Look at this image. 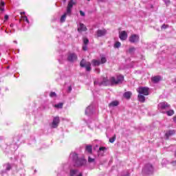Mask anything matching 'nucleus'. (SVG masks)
<instances>
[{"label": "nucleus", "mask_w": 176, "mask_h": 176, "mask_svg": "<svg viewBox=\"0 0 176 176\" xmlns=\"http://www.w3.org/2000/svg\"><path fill=\"white\" fill-rule=\"evenodd\" d=\"M124 80V77L122 75L117 76L116 78L111 77L109 80L107 78H103L102 85L103 86H116V85H120Z\"/></svg>", "instance_id": "f257e3e1"}, {"label": "nucleus", "mask_w": 176, "mask_h": 176, "mask_svg": "<svg viewBox=\"0 0 176 176\" xmlns=\"http://www.w3.org/2000/svg\"><path fill=\"white\" fill-rule=\"evenodd\" d=\"M70 159L73 160L76 167H81V166H85V164H86L87 162L86 160L83 158H78V154L75 153H72L70 154Z\"/></svg>", "instance_id": "f03ea898"}, {"label": "nucleus", "mask_w": 176, "mask_h": 176, "mask_svg": "<svg viewBox=\"0 0 176 176\" xmlns=\"http://www.w3.org/2000/svg\"><path fill=\"white\" fill-rule=\"evenodd\" d=\"M74 5H76V2L74 0H70L67 3V11L66 12L60 17V23H64L65 21V19L67 18V14L71 16V13H72V8H74Z\"/></svg>", "instance_id": "7ed1b4c3"}, {"label": "nucleus", "mask_w": 176, "mask_h": 176, "mask_svg": "<svg viewBox=\"0 0 176 176\" xmlns=\"http://www.w3.org/2000/svg\"><path fill=\"white\" fill-rule=\"evenodd\" d=\"M139 95L138 96L140 102H145V96H149V89H137Z\"/></svg>", "instance_id": "20e7f679"}, {"label": "nucleus", "mask_w": 176, "mask_h": 176, "mask_svg": "<svg viewBox=\"0 0 176 176\" xmlns=\"http://www.w3.org/2000/svg\"><path fill=\"white\" fill-rule=\"evenodd\" d=\"M80 66L82 68H85V69L87 72H90V71H91V63H90V62H87V61L85 60V59H82L80 61Z\"/></svg>", "instance_id": "39448f33"}, {"label": "nucleus", "mask_w": 176, "mask_h": 176, "mask_svg": "<svg viewBox=\"0 0 176 176\" xmlns=\"http://www.w3.org/2000/svg\"><path fill=\"white\" fill-rule=\"evenodd\" d=\"M158 109H160L162 113H166V111H167V109H170V104L166 102H161L158 104Z\"/></svg>", "instance_id": "423d86ee"}, {"label": "nucleus", "mask_w": 176, "mask_h": 176, "mask_svg": "<svg viewBox=\"0 0 176 176\" xmlns=\"http://www.w3.org/2000/svg\"><path fill=\"white\" fill-rule=\"evenodd\" d=\"M144 174H152L153 173V166L151 164H147L145 165L142 170Z\"/></svg>", "instance_id": "0eeeda50"}, {"label": "nucleus", "mask_w": 176, "mask_h": 176, "mask_svg": "<svg viewBox=\"0 0 176 176\" xmlns=\"http://www.w3.org/2000/svg\"><path fill=\"white\" fill-rule=\"evenodd\" d=\"M78 60V55L75 53H69L67 54V61L69 63H74V61H76Z\"/></svg>", "instance_id": "6e6552de"}, {"label": "nucleus", "mask_w": 176, "mask_h": 176, "mask_svg": "<svg viewBox=\"0 0 176 176\" xmlns=\"http://www.w3.org/2000/svg\"><path fill=\"white\" fill-rule=\"evenodd\" d=\"M129 41L131 43H137V42H140V36L138 34H131Z\"/></svg>", "instance_id": "1a4fd4ad"}, {"label": "nucleus", "mask_w": 176, "mask_h": 176, "mask_svg": "<svg viewBox=\"0 0 176 176\" xmlns=\"http://www.w3.org/2000/svg\"><path fill=\"white\" fill-rule=\"evenodd\" d=\"M69 176H83V175L78 169L72 168L70 169Z\"/></svg>", "instance_id": "9d476101"}, {"label": "nucleus", "mask_w": 176, "mask_h": 176, "mask_svg": "<svg viewBox=\"0 0 176 176\" xmlns=\"http://www.w3.org/2000/svg\"><path fill=\"white\" fill-rule=\"evenodd\" d=\"M104 35H107V30H98L96 32V36L97 38H100L101 36H104Z\"/></svg>", "instance_id": "9b49d317"}, {"label": "nucleus", "mask_w": 176, "mask_h": 176, "mask_svg": "<svg viewBox=\"0 0 176 176\" xmlns=\"http://www.w3.org/2000/svg\"><path fill=\"white\" fill-rule=\"evenodd\" d=\"M77 31L78 32H86V31H87V28L86 27V25H85V24L80 23L79 24V26L78 27Z\"/></svg>", "instance_id": "f8f14e48"}, {"label": "nucleus", "mask_w": 176, "mask_h": 176, "mask_svg": "<svg viewBox=\"0 0 176 176\" xmlns=\"http://www.w3.org/2000/svg\"><path fill=\"white\" fill-rule=\"evenodd\" d=\"M127 32L126 31H122L119 33V38L121 41H126L127 39Z\"/></svg>", "instance_id": "ddd939ff"}, {"label": "nucleus", "mask_w": 176, "mask_h": 176, "mask_svg": "<svg viewBox=\"0 0 176 176\" xmlns=\"http://www.w3.org/2000/svg\"><path fill=\"white\" fill-rule=\"evenodd\" d=\"M85 115L87 116H90L91 115H93V105H89L85 109Z\"/></svg>", "instance_id": "4468645a"}, {"label": "nucleus", "mask_w": 176, "mask_h": 176, "mask_svg": "<svg viewBox=\"0 0 176 176\" xmlns=\"http://www.w3.org/2000/svg\"><path fill=\"white\" fill-rule=\"evenodd\" d=\"M58 123H60V118L55 117L52 122V127L56 129L58 126Z\"/></svg>", "instance_id": "2eb2a0df"}, {"label": "nucleus", "mask_w": 176, "mask_h": 176, "mask_svg": "<svg viewBox=\"0 0 176 176\" xmlns=\"http://www.w3.org/2000/svg\"><path fill=\"white\" fill-rule=\"evenodd\" d=\"M162 80V76H155L151 78V82L153 83H159Z\"/></svg>", "instance_id": "dca6fc26"}, {"label": "nucleus", "mask_w": 176, "mask_h": 176, "mask_svg": "<svg viewBox=\"0 0 176 176\" xmlns=\"http://www.w3.org/2000/svg\"><path fill=\"white\" fill-rule=\"evenodd\" d=\"M174 134H175V130H169L166 131L165 134L166 140H168V138L171 137V135H174Z\"/></svg>", "instance_id": "f3484780"}, {"label": "nucleus", "mask_w": 176, "mask_h": 176, "mask_svg": "<svg viewBox=\"0 0 176 176\" xmlns=\"http://www.w3.org/2000/svg\"><path fill=\"white\" fill-rule=\"evenodd\" d=\"M91 64L94 67H100L101 62L100 60L94 59L91 60Z\"/></svg>", "instance_id": "a211bd4d"}, {"label": "nucleus", "mask_w": 176, "mask_h": 176, "mask_svg": "<svg viewBox=\"0 0 176 176\" xmlns=\"http://www.w3.org/2000/svg\"><path fill=\"white\" fill-rule=\"evenodd\" d=\"M123 96L126 100H130L131 98L132 94L131 91H127L125 92Z\"/></svg>", "instance_id": "6ab92c4d"}, {"label": "nucleus", "mask_w": 176, "mask_h": 176, "mask_svg": "<svg viewBox=\"0 0 176 176\" xmlns=\"http://www.w3.org/2000/svg\"><path fill=\"white\" fill-rule=\"evenodd\" d=\"M119 105V102L115 100L111 102L109 104V107H118Z\"/></svg>", "instance_id": "aec40b11"}, {"label": "nucleus", "mask_w": 176, "mask_h": 176, "mask_svg": "<svg viewBox=\"0 0 176 176\" xmlns=\"http://www.w3.org/2000/svg\"><path fill=\"white\" fill-rule=\"evenodd\" d=\"M165 113L168 115V116H173L174 115V110H169L168 111H165Z\"/></svg>", "instance_id": "412c9836"}, {"label": "nucleus", "mask_w": 176, "mask_h": 176, "mask_svg": "<svg viewBox=\"0 0 176 176\" xmlns=\"http://www.w3.org/2000/svg\"><path fill=\"white\" fill-rule=\"evenodd\" d=\"M4 168H6V171H9L12 168V166L9 164H6L4 165Z\"/></svg>", "instance_id": "4be33fe9"}, {"label": "nucleus", "mask_w": 176, "mask_h": 176, "mask_svg": "<svg viewBox=\"0 0 176 176\" xmlns=\"http://www.w3.org/2000/svg\"><path fill=\"white\" fill-rule=\"evenodd\" d=\"M1 12H5V3L3 1H1Z\"/></svg>", "instance_id": "5701e85b"}, {"label": "nucleus", "mask_w": 176, "mask_h": 176, "mask_svg": "<svg viewBox=\"0 0 176 176\" xmlns=\"http://www.w3.org/2000/svg\"><path fill=\"white\" fill-rule=\"evenodd\" d=\"M86 151L87 152H88L89 153H91L93 148L91 147V146H86Z\"/></svg>", "instance_id": "b1692460"}, {"label": "nucleus", "mask_w": 176, "mask_h": 176, "mask_svg": "<svg viewBox=\"0 0 176 176\" xmlns=\"http://www.w3.org/2000/svg\"><path fill=\"white\" fill-rule=\"evenodd\" d=\"M116 140V135H114L111 138L109 139V142H111V144H113V142H115Z\"/></svg>", "instance_id": "393cba45"}, {"label": "nucleus", "mask_w": 176, "mask_h": 176, "mask_svg": "<svg viewBox=\"0 0 176 176\" xmlns=\"http://www.w3.org/2000/svg\"><path fill=\"white\" fill-rule=\"evenodd\" d=\"M100 61V64H105V63H107V58L102 57Z\"/></svg>", "instance_id": "a878e982"}, {"label": "nucleus", "mask_w": 176, "mask_h": 176, "mask_svg": "<svg viewBox=\"0 0 176 176\" xmlns=\"http://www.w3.org/2000/svg\"><path fill=\"white\" fill-rule=\"evenodd\" d=\"M83 43L84 45H89V39L86 37L83 38Z\"/></svg>", "instance_id": "bb28decb"}, {"label": "nucleus", "mask_w": 176, "mask_h": 176, "mask_svg": "<svg viewBox=\"0 0 176 176\" xmlns=\"http://www.w3.org/2000/svg\"><path fill=\"white\" fill-rule=\"evenodd\" d=\"M63 103H58V104H55V108L61 109V108H63Z\"/></svg>", "instance_id": "cd10ccee"}, {"label": "nucleus", "mask_w": 176, "mask_h": 176, "mask_svg": "<svg viewBox=\"0 0 176 176\" xmlns=\"http://www.w3.org/2000/svg\"><path fill=\"white\" fill-rule=\"evenodd\" d=\"M95 160H95L94 158H91V157H88V162H89V163H94Z\"/></svg>", "instance_id": "c85d7f7f"}, {"label": "nucleus", "mask_w": 176, "mask_h": 176, "mask_svg": "<svg viewBox=\"0 0 176 176\" xmlns=\"http://www.w3.org/2000/svg\"><path fill=\"white\" fill-rule=\"evenodd\" d=\"M9 20V15L8 14H6L4 16V21H3V23H6V21H8Z\"/></svg>", "instance_id": "c756f323"}, {"label": "nucleus", "mask_w": 176, "mask_h": 176, "mask_svg": "<svg viewBox=\"0 0 176 176\" xmlns=\"http://www.w3.org/2000/svg\"><path fill=\"white\" fill-rule=\"evenodd\" d=\"M121 43H120V42H119V41H118V42H116V43H115V45H114V47H119L120 46H121Z\"/></svg>", "instance_id": "7c9ffc66"}, {"label": "nucleus", "mask_w": 176, "mask_h": 176, "mask_svg": "<svg viewBox=\"0 0 176 176\" xmlns=\"http://www.w3.org/2000/svg\"><path fill=\"white\" fill-rule=\"evenodd\" d=\"M129 53H133V52H135V48L134 47H132L129 48Z\"/></svg>", "instance_id": "2f4dec72"}, {"label": "nucleus", "mask_w": 176, "mask_h": 176, "mask_svg": "<svg viewBox=\"0 0 176 176\" xmlns=\"http://www.w3.org/2000/svg\"><path fill=\"white\" fill-rule=\"evenodd\" d=\"M161 28L166 30V28H168V25L163 24Z\"/></svg>", "instance_id": "473e14b6"}, {"label": "nucleus", "mask_w": 176, "mask_h": 176, "mask_svg": "<svg viewBox=\"0 0 176 176\" xmlns=\"http://www.w3.org/2000/svg\"><path fill=\"white\" fill-rule=\"evenodd\" d=\"M50 96V97H56L57 95L56 94V92H51Z\"/></svg>", "instance_id": "72a5a7b5"}, {"label": "nucleus", "mask_w": 176, "mask_h": 176, "mask_svg": "<svg viewBox=\"0 0 176 176\" xmlns=\"http://www.w3.org/2000/svg\"><path fill=\"white\" fill-rule=\"evenodd\" d=\"M121 176H130L129 172H124Z\"/></svg>", "instance_id": "f704fd0d"}, {"label": "nucleus", "mask_w": 176, "mask_h": 176, "mask_svg": "<svg viewBox=\"0 0 176 176\" xmlns=\"http://www.w3.org/2000/svg\"><path fill=\"white\" fill-rule=\"evenodd\" d=\"M82 50H84L85 52H86V50H87V45H85L82 46Z\"/></svg>", "instance_id": "c9c22d12"}, {"label": "nucleus", "mask_w": 176, "mask_h": 176, "mask_svg": "<svg viewBox=\"0 0 176 176\" xmlns=\"http://www.w3.org/2000/svg\"><path fill=\"white\" fill-rule=\"evenodd\" d=\"M166 5H170V0H164Z\"/></svg>", "instance_id": "e433bc0d"}, {"label": "nucleus", "mask_w": 176, "mask_h": 176, "mask_svg": "<svg viewBox=\"0 0 176 176\" xmlns=\"http://www.w3.org/2000/svg\"><path fill=\"white\" fill-rule=\"evenodd\" d=\"M80 16H82V17H84V16H85V12H83V11H82V10L80 11Z\"/></svg>", "instance_id": "4c0bfd02"}, {"label": "nucleus", "mask_w": 176, "mask_h": 176, "mask_svg": "<svg viewBox=\"0 0 176 176\" xmlns=\"http://www.w3.org/2000/svg\"><path fill=\"white\" fill-rule=\"evenodd\" d=\"M107 148L105 147H100L99 151H105Z\"/></svg>", "instance_id": "58836bf2"}, {"label": "nucleus", "mask_w": 176, "mask_h": 176, "mask_svg": "<svg viewBox=\"0 0 176 176\" xmlns=\"http://www.w3.org/2000/svg\"><path fill=\"white\" fill-rule=\"evenodd\" d=\"M95 71H96V72H97V74H100V69L96 68V69H95Z\"/></svg>", "instance_id": "ea45409f"}, {"label": "nucleus", "mask_w": 176, "mask_h": 176, "mask_svg": "<svg viewBox=\"0 0 176 176\" xmlns=\"http://www.w3.org/2000/svg\"><path fill=\"white\" fill-rule=\"evenodd\" d=\"M25 21H27L28 23H30V21H28V18H27V16H25Z\"/></svg>", "instance_id": "a19ab883"}, {"label": "nucleus", "mask_w": 176, "mask_h": 176, "mask_svg": "<svg viewBox=\"0 0 176 176\" xmlns=\"http://www.w3.org/2000/svg\"><path fill=\"white\" fill-rule=\"evenodd\" d=\"M173 120H174L175 123H176V116H175V117L173 118Z\"/></svg>", "instance_id": "79ce46f5"}, {"label": "nucleus", "mask_w": 176, "mask_h": 176, "mask_svg": "<svg viewBox=\"0 0 176 176\" xmlns=\"http://www.w3.org/2000/svg\"><path fill=\"white\" fill-rule=\"evenodd\" d=\"M139 89H147L146 87H139Z\"/></svg>", "instance_id": "37998d69"}, {"label": "nucleus", "mask_w": 176, "mask_h": 176, "mask_svg": "<svg viewBox=\"0 0 176 176\" xmlns=\"http://www.w3.org/2000/svg\"><path fill=\"white\" fill-rule=\"evenodd\" d=\"M14 43L17 44V41H14Z\"/></svg>", "instance_id": "c03bdc74"}, {"label": "nucleus", "mask_w": 176, "mask_h": 176, "mask_svg": "<svg viewBox=\"0 0 176 176\" xmlns=\"http://www.w3.org/2000/svg\"><path fill=\"white\" fill-rule=\"evenodd\" d=\"M63 2L65 3V2H67V0H63Z\"/></svg>", "instance_id": "a18cd8bd"}, {"label": "nucleus", "mask_w": 176, "mask_h": 176, "mask_svg": "<svg viewBox=\"0 0 176 176\" xmlns=\"http://www.w3.org/2000/svg\"><path fill=\"white\" fill-rule=\"evenodd\" d=\"M21 14H24V12H21Z\"/></svg>", "instance_id": "49530a36"}, {"label": "nucleus", "mask_w": 176, "mask_h": 176, "mask_svg": "<svg viewBox=\"0 0 176 176\" xmlns=\"http://www.w3.org/2000/svg\"><path fill=\"white\" fill-rule=\"evenodd\" d=\"M71 91V89H69V93Z\"/></svg>", "instance_id": "de8ad7c7"}, {"label": "nucleus", "mask_w": 176, "mask_h": 176, "mask_svg": "<svg viewBox=\"0 0 176 176\" xmlns=\"http://www.w3.org/2000/svg\"><path fill=\"white\" fill-rule=\"evenodd\" d=\"M88 1V2H90V0H87Z\"/></svg>", "instance_id": "09e8293b"}, {"label": "nucleus", "mask_w": 176, "mask_h": 176, "mask_svg": "<svg viewBox=\"0 0 176 176\" xmlns=\"http://www.w3.org/2000/svg\"><path fill=\"white\" fill-rule=\"evenodd\" d=\"M7 68H9V66H8Z\"/></svg>", "instance_id": "8fccbe9b"}, {"label": "nucleus", "mask_w": 176, "mask_h": 176, "mask_svg": "<svg viewBox=\"0 0 176 176\" xmlns=\"http://www.w3.org/2000/svg\"><path fill=\"white\" fill-rule=\"evenodd\" d=\"M69 89H71V87H69Z\"/></svg>", "instance_id": "3c124183"}, {"label": "nucleus", "mask_w": 176, "mask_h": 176, "mask_svg": "<svg viewBox=\"0 0 176 176\" xmlns=\"http://www.w3.org/2000/svg\"><path fill=\"white\" fill-rule=\"evenodd\" d=\"M98 1H101V0H98Z\"/></svg>", "instance_id": "603ef678"}]
</instances>
